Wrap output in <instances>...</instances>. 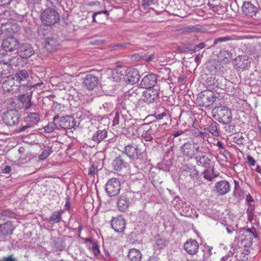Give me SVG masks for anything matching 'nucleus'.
I'll return each mask as SVG.
<instances>
[{
    "label": "nucleus",
    "mask_w": 261,
    "mask_h": 261,
    "mask_svg": "<svg viewBox=\"0 0 261 261\" xmlns=\"http://www.w3.org/2000/svg\"><path fill=\"white\" fill-rule=\"evenodd\" d=\"M41 20L45 26H51L57 23L60 20L58 12L55 9L47 8L41 13Z\"/></svg>",
    "instance_id": "1"
},
{
    "label": "nucleus",
    "mask_w": 261,
    "mask_h": 261,
    "mask_svg": "<svg viewBox=\"0 0 261 261\" xmlns=\"http://www.w3.org/2000/svg\"><path fill=\"white\" fill-rule=\"evenodd\" d=\"M216 94L212 90H205L200 92L196 98V103L201 107H208L216 100Z\"/></svg>",
    "instance_id": "2"
},
{
    "label": "nucleus",
    "mask_w": 261,
    "mask_h": 261,
    "mask_svg": "<svg viewBox=\"0 0 261 261\" xmlns=\"http://www.w3.org/2000/svg\"><path fill=\"white\" fill-rule=\"evenodd\" d=\"M134 127H137V129L138 132L137 136L144 138L147 141H150L153 139L150 134L155 133L158 129L156 124H152L149 129L147 128L146 124H143L140 126H134Z\"/></svg>",
    "instance_id": "3"
},
{
    "label": "nucleus",
    "mask_w": 261,
    "mask_h": 261,
    "mask_svg": "<svg viewBox=\"0 0 261 261\" xmlns=\"http://www.w3.org/2000/svg\"><path fill=\"white\" fill-rule=\"evenodd\" d=\"M181 151L184 155L190 159L201 152L197 144L194 141L185 143L181 147Z\"/></svg>",
    "instance_id": "4"
},
{
    "label": "nucleus",
    "mask_w": 261,
    "mask_h": 261,
    "mask_svg": "<svg viewBox=\"0 0 261 261\" xmlns=\"http://www.w3.org/2000/svg\"><path fill=\"white\" fill-rule=\"evenodd\" d=\"M18 113L12 110L7 111L2 116L3 122L8 126L16 125L18 123Z\"/></svg>",
    "instance_id": "5"
},
{
    "label": "nucleus",
    "mask_w": 261,
    "mask_h": 261,
    "mask_svg": "<svg viewBox=\"0 0 261 261\" xmlns=\"http://www.w3.org/2000/svg\"><path fill=\"white\" fill-rule=\"evenodd\" d=\"M218 120L223 124L230 123L232 120L231 111L227 107H220L217 109Z\"/></svg>",
    "instance_id": "6"
},
{
    "label": "nucleus",
    "mask_w": 261,
    "mask_h": 261,
    "mask_svg": "<svg viewBox=\"0 0 261 261\" xmlns=\"http://www.w3.org/2000/svg\"><path fill=\"white\" fill-rule=\"evenodd\" d=\"M120 190V182L115 178L109 179L106 185V190L110 196L117 195L119 193Z\"/></svg>",
    "instance_id": "7"
},
{
    "label": "nucleus",
    "mask_w": 261,
    "mask_h": 261,
    "mask_svg": "<svg viewBox=\"0 0 261 261\" xmlns=\"http://www.w3.org/2000/svg\"><path fill=\"white\" fill-rule=\"evenodd\" d=\"M112 228L116 232H123L126 228V222L121 215L113 217L111 221Z\"/></svg>",
    "instance_id": "8"
},
{
    "label": "nucleus",
    "mask_w": 261,
    "mask_h": 261,
    "mask_svg": "<svg viewBox=\"0 0 261 261\" xmlns=\"http://www.w3.org/2000/svg\"><path fill=\"white\" fill-rule=\"evenodd\" d=\"M251 59L245 56H239L234 60V67L238 71L248 69L250 66Z\"/></svg>",
    "instance_id": "9"
},
{
    "label": "nucleus",
    "mask_w": 261,
    "mask_h": 261,
    "mask_svg": "<svg viewBox=\"0 0 261 261\" xmlns=\"http://www.w3.org/2000/svg\"><path fill=\"white\" fill-rule=\"evenodd\" d=\"M2 88L5 92H9L13 93L19 89V86L15 81V77H8L2 83Z\"/></svg>",
    "instance_id": "10"
},
{
    "label": "nucleus",
    "mask_w": 261,
    "mask_h": 261,
    "mask_svg": "<svg viewBox=\"0 0 261 261\" xmlns=\"http://www.w3.org/2000/svg\"><path fill=\"white\" fill-rule=\"evenodd\" d=\"M100 82L98 77L93 74H87L84 79V86L88 90H93Z\"/></svg>",
    "instance_id": "11"
},
{
    "label": "nucleus",
    "mask_w": 261,
    "mask_h": 261,
    "mask_svg": "<svg viewBox=\"0 0 261 261\" xmlns=\"http://www.w3.org/2000/svg\"><path fill=\"white\" fill-rule=\"evenodd\" d=\"M139 79L140 75L137 69L129 68L126 70L125 80L127 83L134 85L139 81Z\"/></svg>",
    "instance_id": "12"
},
{
    "label": "nucleus",
    "mask_w": 261,
    "mask_h": 261,
    "mask_svg": "<svg viewBox=\"0 0 261 261\" xmlns=\"http://www.w3.org/2000/svg\"><path fill=\"white\" fill-rule=\"evenodd\" d=\"M125 154L130 159L138 160L141 155L142 151L137 145H128L125 147Z\"/></svg>",
    "instance_id": "13"
},
{
    "label": "nucleus",
    "mask_w": 261,
    "mask_h": 261,
    "mask_svg": "<svg viewBox=\"0 0 261 261\" xmlns=\"http://www.w3.org/2000/svg\"><path fill=\"white\" fill-rule=\"evenodd\" d=\"M2 46L6 51L11 52L18 48L19 42L14 37H8L3 40Z\"/></svg>",
    "instance_id": "14"
},
{
    "label": "nucleus",
    "mask_w": 261,
    "mask_h": 261,
    "mask_svg": "<svg viewBox=\"0 0 261 261\" xmlns=\"http://www.w3.org/2000/svg\"><path fill=\"white\" fill-rule=\"evenodd\" d=\"M199 244L197 241L194 239L187 240L184 245V248L187 253L190 255L197 254L199 250Z\"/></svg>",
    "instance_id": "15"
},
{
    "label": "nucleus",
    "mask_w": 261,
    "mask_h": 261,
    "mask_svg": "<svg viewBox=\"0 0 261 261\" xmlns=\"http://www.w3.org/2000/svg\"><path fill=\"white\" fill-rule=\"evenodd\" d=\"M158 91L154 88H148L143 92V100L147 103L153 102L158 97Z\"/></svg>",
    "instance_id": "16"
},
{
    "label": "nucleus",
    "mask_w": 261,
    "mask_h": 261,
    "mask_svg": "<svg viewBox=\"0 0 261 261\" xmlns=\"http://www.w3.org/2000/svg\"><path fill=\"white\" fill-rule=\"evenodd\" d=\"M157 77L155 74L151 73L145 75L141 82L142 88L148 89L153 88L152 87L156 84Z\"/></svg>",
    "instance_id": "17"
},
{
    "label": "nucleus",
    "mask_w": 261,
    "mask_h": 261,
    "mask_svg": "<svg viewBox=\"0 0 261 261\" xmlns=\"http://www.w3.org/2000/svg\"><path fill=\"white\" fill-rule=\"evenodd\" d=\"M14 77L19 87L20 85L23 86L27 84L29 76L28 71L23 69L17 72Z\"/></svg>",
    "instance_id": "18"
},
{
    "label": "nucleus",
    "mask_w": 261,
    "mask_h": 261,
    "mask_svg": "<svg viewBox=\"0 0 261 261\" xmlns=\"http://www.w3.org/2000/svg\"><path fill=\"white\" fill-rule=\"evenodd\" d=\"M215 189L219 195H223L229 192L230 185L226 180H221L215 184Z\"/></svg>",
    "instance_id": "19"
},
{
    "label": "nucleus",
    "mask_w": 261,
    "mask_h": 261,
    "mask_svg": "<svg viewBox=\"0 0 261 261\" xmlns=\"http://www.w3.org/2000/svg\"><path fill=\"white\" fill-rule=\"evenodd\" d=\"M75 122L74 118L70 116H66L61 118L59 121V126L64 129H67L73 127Z\"/></svg>",
    "instance_id": "20"
},
{
    "label": "nucleus",
    "mask_w": 261,
    "mask_h": 261,
    "mask_svg": "<svg viewBox=\"0 0 261 261\" xmlns=\"http://www.w3.org/2000/svg\"><path fill=\"white\" fill-rule=\"evenodd\" d=\"M130 204L129 198L126 194H122L119 198L117 205L118 210L121 212L126 211Z\"/></svg>",
    "instance_id": "21"
},
{
    "label": "nucleus",
    "mask_w": 261,
    "mask_h": 261,
    "mask_svg": "<svg viewBox=\"0 0 261 261\" xmlns=\"http://www.w3.org/2000/svg\"><path fill=\"white\" fill-rule=\"evenodd\" d=\"M34 54L32 46L29 44H23L20 47L19 54L21 58L28 59Z\"/></svg>",
    "instance_id": "22"
},
{
    "label": "nucleus",
    "mask_w": 261,
    "mask_h": 261,
    "mask_svg": "<svg viewBox=\"0 0 261 261\" xmlns=\"http://www.w3.org/2000/svg\"><path fill=\"white\" fill-rule=\"evenodd\" d=\"M242 10L244 14L251 17L255 16L257 12V8L250 2L243 4Z\"/></svg>",
    "instance_id": "23"
},
{
    "label": "nucleus",
    "mask_w": 261,
    "mask_h": 261,
    "mask_svg": "<svg viewBox=\"0 0 261 261\" xmlns=\"http://www.w3.org/2000/svg\"><path fill=\"white\" fill-rule=\"evenodd\" d=\"M15 227L11 222H6L0 225V235L7 236L11 235Z\"/></svg>",
    "instance_id": "24"
},
{
    "label": "nucleus",
    "mask_w": 261,
    "mask_h": 261,
    "mask_svg": "<svg viewBox=\"0 0 261 261\" xmlns=\"http://www.w3.org/2000/svg\"><path fill=\"white\" fill-rule=\"evenodd\" d=\"M200 153L201 154V155L195 156V160L196 161V164L198 166L203 167L206 169L208 168L210 166V159L204 154H203V152L202 151Z\"/></svg>",
    "instance_id": "25"
},
{
    "label": "nucleus",
    "mask_w": 261,
    "mask_h": 261,
    "mask_svg": "<svg viewBox=\"0 0 261 261\" xmlns=\"http://www.w3.org/2000/svg\"><path fill=\"white\" fill-rule=\"evenodd\" d=\"M142 254L140 251L135 248L129 249L128 253V257L131 261H140Z\"/></svg>",
    "instance_id": "26"
},
{
    "label": "nucleus",
    "mask_w": 261,
    "mask_h": 261,
    "mask_svg": "<svg viewBox=\"0 0 261 261\" xmlns=\"http://www.w3.org/2000/svg\"><path fill=\"white\" fill-rule=\"evenodd\" d=\"M58 43L53 38H47L45 41L44 47L48 52H51L57 49Z\"/></svg>",
    "instance_id": "27"
},
{
    "label": "nucleus",
    "mask_w": 261,
    "mask_h": 261,
    "mask_svg": "<svg viewBox=\"0 0 261 261\" xmlns=\"http://www.w3.org/2000/svg\"><path fill=\"white\" fill-rule=\"evenodd\" d=\"M63 211L62 210L54 212L48 219V222L51 224L59 223L62 220V215Z\"/></svg>",
    "instance_id": "28"
},
{
    "label": "nucleus",
    "mask_w": 261,
    "mask_h": 261,
    "mask_svg": "<svg viewBox=\"0 0 261 261\" xmlns=\"http://www.w3.org/2000/svg\"><path fill=\"white\" fill-rule=\"evenodd\" d=\"M107 136V132L105 129L98 130L92 136V140L99 143L102 141Z\"/></svg>",
    "instance_id": "29"
},
{
    "label": "nucleus",
    "mask_w": 261,
    "mask_h": 261,
    "mask_svg": "<svg viewBox=\"0 0 261 261\" xmlns=\"http://www.w3.org/2000/svg\"><path fill=\"white\" fill-rule=\"evenodd\" d=\"M61 81L60 86H62L64 89L68 86L72 82V77L68 74H65L60 77Z\"/></svg>",
    "instance_id": "30"
},
{
    "label": "nucleus",
    "mask_w": 261,
    "mask_h": 261,
    "mask_svg": "<svg viewBox=\"0 0 261 261\" xmlns=\"http://www.w3.org/2000/svg\"><path fill=\"white\" fill-rule=\"evenodd\" d=\"M208 131L214 137H218L219 136V132L218 129V123L213 121L208 127L207 128Z\"/></svg>",
    "instance_id": "31"
},
{
    "label": "nucleus",
    "mask_w": 261,
    "mask_h": 261,
    "mask_svg": "<svg viewBox=\"0 0 261 261\" xmlns=\"http://www.w3.org/2000/svg\"><path fill=\"white\" fill-rule=\"evenodd\" d=\"M53 152V150L52 149V147L47 146L42 150L40 154L39 155V159L41 161H43L47 159Z\"/></svg>",
    "instance_id": "32"
},
{
    "label": "nucleus",
    "mask_w": 261,
    "mask_h": 261,
    "mask_svg": "<svg viewBox=\"0 0 261 261\" xmlns=\"http://www.w3.org/2000/svg\"><path fill=\"white\" fill-rule=\"evenodd\" d=\"M102 13L105 14L106 15L107 17H108L110 15L109 12L108 11H107V10L94 12L92 15V22H96V23H101V22L102 21V19H99L98 20H97L96 17L98 15H100Z\"/></svg>",
    "instance_id": "33"
},
{
    "label": "nucleus",
    "mask_w": 261,
    "mask_h": 261,
    "mask_svg": "<svg viewBox=\"0 0 261 261\" xmlns=\"http://www.w3.org/2000/svg\"><path fill=\"white\" fill-rule=\"evenodd\" d=\"M9 65L8 64L0 62V76L9 73Z\"/></svg>",
    "instance_id": "34"
},
{
    "label": "nucleus",
    "mask_w": 261,
    "mask_h": 261,
    "mask_svg": "<svg viewBox=\"0 0 261 261\" xmlns=\"http://www.w3.org/2000/svg\"><path fill=\"white\" fill-rule=\"evenodd\" d=\"M113 165L116 170H120L125 167L122 160L120 158L116 159L113 162Z\"/></svg>",
    "instance_id": "35"
},
{
    "label": "nucleus",
    "mask_w": 261,
    "mask_h": 261,
    "mask_svg": "<svg viewBox=\"0 0 261 261\" xmlns=\"http://www.w3.org/2000/svg\"><path fill=\"white\" fill-rule=\"evenodd\" d=\"M40 120L39 115L36 113H29L27 117V120L30 122H37Z\"/></svg>",
    "instance_id": "36"
},
{
    "label": "nucleus",
    "mask_w": 261,
    "mask_h": 261,
    "mask_svg": "<svg viewBox=\"0 0 261 261\" xmlns=\"http://www.w3.org/2000/svg\"><path fill=\"white\" fill-rule=\"evenodd\" d=\"M57 127V125L54 122H49L44 127V130L46 132L50 133L53 132Z\"/></svg>",
    "instance_id": "37"
},
{
    "label": "nucleus",
    "mask_w": 261,
    "mask_h": 261,
    "mask_svg": "<svg viewBox=\"0 0 261 261\" xmlns=\"http://www.w3.org/2000/svg\"><path fill=\"white\" fill-rule=\"evenodd\" d=\"M142 6L144 9H146L149 8L151 5L153 4L155 0H141Z\"/></svg>",
    "instance_id": "38"
},
{
    "label": "nucleus",
    "mask_w": 261,
    "mask_h": 261,
    "mask_svg": "<svg viewBox=\"0 0 261 261\" xmlns=\"http://www.w3.org/2000/svg\"><path fill=\"white\" fill-rule=\"evenodd\" d=\"M92 251L95 255H97L100 253L99 245L97 243L94 242L92 246Z\"/></svg>",
    "instance_id": "39"
},
{
    "label": "nucleus",
    "mask_w": 261,
    "mask_h": 261,
    "mask_svg": "<svg viewBox=\"0 0 261 261\" xmlns=\"http://www.w3.org/2000/svg\"><path fill=\"white\" fill-rule=\"evenodd\" d=\"M245 233V236L249 239V242L251 243L253 239L255 237L254 233L250 229H247Z\"/></svg>",
    "instance_id": "40"
},
{
    "label": "nucleus",
    "mask_w": 261,
    "mask_h": 261,
    "mask_svg": "<svg viewBox=\"0 0 261 261\" xmlns=\"http://www.w3.org/2000/svg\"><path fill=\"white\" fill-rule=\"evenodd\" d=\"M249 255L248 253L242 252L241 253L240 256L238 261H248Z\"/></svg>",
    "instance_id": "41"
},
{
    "label": "nucleus",
    "mask_w": 261,
    "mask_h": 261,
    "mask_svg": "<svg viewBox=\"0 0 261 261\" xmlns=\"http://www.w3.org/2000/svg\"><path fill=\"white\" fill-rule=\"evenodd\" d=\"M18 99L23 103L26 102L27 101L30 100L29 95L25 94L19 95L18 96Z\"/></svg>",
    "instance_id": "42"
},
{
    "label": "nucleus",
    "mask_w": 261,
    "mask_h": 261,
    "mask_svg": "<svg viewBox=\"0 0 261 261\" xmlns=\"http://www.w3.org/2000/svg\"><path fill=\"white\" fill-rule=\"evenodd\" d=\"M247 163L250 166H253L255 165L256 161L254 158L250 155L247 156Z\"/></svg>",
    "instance_id": "43"
},
{
    "label": "nucleus",
    "mask_w": 261,
    "mask_h": 261,
    "mask_svg": "<svg viewBox=\"0 0 261 261\" xmlns=\"http://www.w3.org/2000/svg\"><path fill=\"white\" fill-rule=\"evenodd\" d=\"M217 146L219 148V149L220 150V152L221 151H223L225 153H228V151L225 148V147L223 146V145L221 141H218L216 144Z\"/></svg>",
    "instance_id": "44"
},
{
    "label": "nucleus",
    "mask_w": 261,
    "mask_h": 261,
    "mask_svg": "<svg viewBox=\"0 0 261 261\" xmlns=\"http://www.w3.org/2000/svg\"><path fill=\"white\" fill-rule=\"evenodd\" d=\"M0 261H17V259L12 254L4 257Z\"/></svg>",
    "instance_id": "45"
},
{
    "label": "nucleus",
    "mask_w": 261,
    "mask_h": 261,
    "mask_svg": "<svg viewBox=\"0 0 261 261\" xmlns=\"http://www.w3.org/2000/svg\"><path fill=\"white\" fill-rule=\"evenodd\" d=\"M203 177L205 179L208 181H211L213 179V177L210 174L209 171L207 170V169H206L203 172Z\"/></svg>",
    "instance_id": "46"
},
{
    "label": "nucleus",
    "mask_w": 261,
    "mask_h": 261,
    "mask_svg": "<svg viewBox=\"0 0 261 261\" xmlns=\"http://www.w3.org/2000/svg\"><path fill=\"white\" fill-rule=\"evenodd\" d=\"M96 168L94 166L92 165L89 169L88 175L94 176L96 173Z\"/></svg>",
    "instance_id": "47"
},
{
    "label": "nucleus",
    "mask_w": 261,
    "mask_h": 261,
    "mask_svg": "<svg viewBox=\"0 0 261 261\" xmlns=\"http://www.w3.org/2000/svg\"><path fill=\"white\" fill-rule=\"evenodd\" d=\"M205 47V44L204 43L202 42L199 43L198 45L195 46L193 51L195 53L197 51H199L200 49L203 48Z\"/></svg>",
    "instance_id": "48"
},
{
    "label": "nucleus",
    "mask_w": 261,
    "mask_h": 261,
    "mask_svg": "<svg viewBox=\"0 0 261 261\" xmlns=\"http://www.w3.org/2000/svg\"><path fill=\"white\" fill-rule=\"evenodd\" d=\"M167 114L166 112H164L161 114H157L155 113L154 115V116L158 119H162L164 116H166Z\"/></svg>",
    "instance_id": "49"
},
{
    "label": "nucleus",
    "mask_w": 261,
    "mask_h": 261,
    "mask_svg": "<svg viewBox=\"0 0 261 261\" xmlns=\"http://www.w3.org/2000/svg\"><path fill=\"white\" fill-rule=\"evenodd\" d=\"M11 0H0V6H6L9 5Z\"/></svg>",
    "instance_id": "50"
},
{
    "label": "nucleus",
    "mask_w": 261,
    "mask_h": 261,
    "mask_svg": "<svg viewBox=\"0 0 261 261\" xmlns=\"http://www.w3.org/2000/svg\"><path fill=\"white\" fill-rule=\"evenodd\" d=\"M228 38L226 37H222L217 39L214 41L215 44L217 43L218 42H223L228 40Z\"/></svg>",
    "instance_id": "51"
},
{
    "label": "nucleus",
    "mask_w": 261,
    "mask_h": 261,
    "mask_svg": "<svg viewBox=\"0 0 261 261\" xmlns=\"http://www.w3.org/2000/svg\"><path fill=\"white\" fill-rule=\"evenodd\" d=\"M11 171L10 166H7L3 170V172L5 173H9Z\"/></svg>",
    "instance_id": "52"
},
{
    "label": "nucleus",
    "mask_w": 261,
    "mask_h": 261,
    "mask_svg": "<svg viewBox=\"0 0 261 261\" xmlns=\"http://www.w3.org/2000/svg\"><path fill=\"white\" fill-rule=\"evenodd\" d=\"M119 114L118 113H116L115 114V116L114 118V123L116 124L119 123Z\"/></svg>",
    "instance_id": "53"
},
{
    "label": "nucleus",
    "mask_w": 261,
    "mask_h": 261,
    "mask_svg": "<svg viewBox=\"0 0 261 261\" xmlns=\"http://www.w3.org/2000/svg\"><path fill=\"white\" fill-rule=\"evenodd\" d=\"M154 58V54H150L149 56L146 58L145 59L146 62H150Z\"/></svg>",
    "instance_id": "54"
},
{
    "label": "nucleus",
    "mask_w": 261,
    "mask_h": 261,
    "mask_svg": "<svg viewBox=\"0 0 261 261\" xmlns=\"http://www.w3.org/2000/svg\"><path fill=\"white\" fill-rule=\"evenodd\" d=\"M183 133V132L182 131H178L175 132L173 134V136L174 137H177L180 135H181Z\"/></svg>",
    "instance_id": "55"
},
{
    "label": "nucleus",
    "mask_w": 261,
    "mask_h": 261,
    "mask_svg": "<svg viewBox=\"0 0 261 261\" xmlns=\"http://www.w3.org/2000/svg\"><path fill=\"white\" fill-rule=\"evenodd\" d=\"M199 136L202 137L203 138L206 137L208 135V134L203 132H199Z\"/></svg>",
    "instance_id": "56"
},
{
    "label": "nucleus",
    "mask_w": 261,
    "mask_h": 261,
    "mask_svg": "<svg viewBox=\"0 0 261 261\" xmlns=\"http://www.w3.org/2000/svg\"><path fill=\"white\" fill-rule=\"evenodd\" d=\"M246 200L249 202L252 201L253 200L252 197L251 196V195L250 194H249L248 195H247Z\"/></svg>",
    "instance_id": "57"
},
{
    "label": "nucleus",
    "mask_w": 261,
    "mask_h": 261,
    "mask_svg": "<svg viewBox=\"0 0 261 261\" xmlns=\"http://www.w3.org/2000/svg\"><path fill=\"white\" fill-rule=\"evenodd\" d=\"M229 256L225 255L221 258V261H227L228 259Z\"/></svg>",
    "instance_id": "58"
},
{
    "label": "nucleus",
    "mask_w": 261,
    "mask_h": 261,
    "mask_svg": "<svg viewBox=\"0 0 261 261\" xmlns=\"http://www.w3.org/2000/svg\"><path fill=\"white\" fill-rule=\"evenodd\" d=\"M85 242H92V239L91 238H86L85 239Z\"/></svg>",
    "instance_id": "59"
},
{
    "label": "nucleus",
    "mask_w": 261,
    "mask_h": 261,
    "mask_svg": "<svg viewBox=\"0 0 261 261\" xmlns=\"http://www.w3.org/2000/svg\"><path fill=\"white\" fill-rule=\"evenodd\" d=\"M15 214L14 213H11L10 215H9V217L14 218L15 217Z\"/></svg>",
    "instance_id": "60"
},
{
    "label": "nucleus",
    "mask_w": 261,
    "mask_h": 261,
    "mask_svg": "<svg viewBox=\"0 0 261 261\" xmlns=\"http://www.w3.org/2000/svg\"><path fill=\"white\" fill-rule=\"evenodd\" d=\"M184 80V78L180 77L178 78V81L180 82H182Z\"/></svg>",
    "instance_id": "61"
},
{
    "label": "nucleus",
    "mask_w": 261,
    "mask_h": 261,
    "mask_svg": "<svg viewBox=\"0 0 261 261\" xmlns=\"http://www.w3.org/2000/svg\"><path fill=\"white\" fill-rule=\"evenodd\" d=\"M78 229H79V231L80 232L82 231V226H80L79 227Z\"/></svg>",
    "instance_id": "62"
},
{
    "label": "nucleus",
    "mask_w": 261,
    "mask_h": 261,
    "mask_svg": "<svg viewBox=\"0 0 261 261\" xmlns=\"http://www.w3.org/2000/svg\"><path fill=\"white\" fill-rule=\"evenodd\" d=\"M65 206H67V207H69L70 205H69V202L68 201L66 202Z\"/></svg>",
    "instance_id": "63"
},
{
    "label": "nucleus",
    "mask_w": 261,
    "mask_h": 261,
    "mask_svg": "<svg viewBox=\"0 0 261 261\" xmlns=\"http://www.w3.org/2000/svg\"><path fill=\"white\" fill-rule=\"evenodd\" d=\"M229 261H238V259L235 258L234 259H232L231 258L229 260Z\"/></svg>",
    "instance_id": "64"
}]
</instances>
